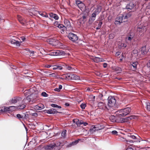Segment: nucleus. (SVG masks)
<instances>
[{
  "label": "nucleus",
  "mask_w": 150,
  "mask_h": 150,
  "mask_svg": "<svg viewBox=\"0 0 150 150\" xmlns=\"http://www.w3.org/2000/svg\"><path fill=\"white\" fill-rule=\"evenodd\" d=\"M131 109L129 107L117 111L119 116H125L128 114L131 111Z\"/></svg>",
  "instance_id": "nucleus-1"
},
{
  "label": "nucleus",
  "mask_w": 150,
  "mask_h": 150,
  "mask_svg": "<svg viewBox=\"0 0 150 150\" xmlns=\"http://www.w3.org/2000/svg\"><path fill=\"white\" fill-rule=\"evenodd\" d=\"M55 144H51L44 147L42 145H40L38 146V149L41 150H49L53 149L55 150Z\"/></svg>",
  "instance_id": "nucleus-2"
},
{
  "label": "nucleus",
  "mask_w": 150,
  "mask_h": 150,
  "mask_svg": "<svg viewBox=\"0 0 150 150\" xmlns=\"http://www.w3.org/2000/svg\"><path fill=\"white\" fill-rule=\"evenodd\" d=\"M108 105L109 107L111 108L115 105L116 100L114 97L111 96H109L108 98Z\"/></svg>",
  "instance_id": "nucleus-3"
},
{
  "label": "nucleus",
  "mask_w": 150,
  "mask_h": 150,
  "mask_svg": "<svg viewBox=\"0 0 150 150\" xmlns=\"http://www.w3.org/2000/svg\"><path fill=\"white\" fill-rule=\"evenodd\" d=\"M65 53L62 50H54L50 53V55L53 56H60L64 55Z\"/></svg>",
  "instance_id": "nucleus-4"
},
{
  "label": "nucleus",
  "mask_w": 150,
  "mask_h": 150,
  "mask_svg": "<svg viewBox=\"0 0 150 150\" xmlns=\"http://www.w3.org/2000/svg\"><path fill=\"white\" fill-rule=\"evenodd\" d=\"M123 18L125 19L123 16H119L117 17L115 22V24L116 25H120L121 23H122Z\"/></svg>",
  "instance_id": "nucleus-5"
},
{
  "label": "nucleus",
  "mask_w": 150,
  "mask_h": 150,
  "mask_svg": "<svg viewBox=\"0 0 150 150\" xmlns=\"http://www.w3.org/2000/svg\"><path fill=\"white\" fill-rule=\"evenodd\" d=\"M68 37L70 40L73 42H75L78 40L77 36L72 33H69Z\"/></svg>",
  "instance_id": "nucleus-6"
},
{
  "label": "nucleus",
  "mask_w": 150,
  "mask_h": 150,
  "mask_svg": "<svg viewBox=\"0 0 150 150\" xmlns=\"http://www.w3.org/2000/svg\"><path fill=\"white\" fill-rule=\"evenodd\" d=\"M135 6V5L133 3L130 2L126 6V8L129 11L131 10H133L134 11L136 8Z\"/></svg>",
  "instance_id": "nucleus-7"
},
{
  "label": "nucleus",
  "mask_w": 150,
  "mask_h": 150,
  "mask_svg": "<svg viewBox=\"0 0 150 150\" xmlns=\"http://www.w3.org/2000/svg\"><path fill=\"white\" fill-rule=\"evenodd\" d=\"M98 106L99 108L103 110H108V108L106 106V104L103 102H99L98 103Z\"/></svg>",
  "instance_id": "nucleus-8"
},
{
  "label": "nucleus",
  "mask_w": 150,
  "mask_h": 150,
  "mask_svg": "<svg viewBox=\"0 0 150 150\" xmlns=\"http://www.w3.org/2000/svg\"><path fill=\"white\" fill-rule=\"evenodd\" d=\"M67 77L68 80L79 79V77L77 75L70 74H68Z\"/></svg>",
  "instance_id": "nucleus-9"
},
{
  "label": "nucleus",
  "mask_w": 150,
  "mask_h": 150,
  "mask_svg": "<svg viewBox=\"0 0 150 150\" xmlns=\"http://www.w3.org/2000/svg\"><path fill=\"white\" fill-rule=\"evenodd\" d=\"M21 100L22 98L20 97H14L10 100V102L12 104H15Z\"/></svg>",
  "instance_id": "nucleus-10"
},
{
  "label": "nucleus",
  "mask_w": 150,
  "mask_h": 150,
  "mask_svg": "<svg viewBox=\"0 0 150 150\" xmlns=\"http://www.w3.org/2000/svg\"><path fill=\"white\" fill-rule=\"evenodd\" d=\"M134 37V34L133 33H130L128 35L126 38V41H131Z\"/></svg>",
  "instance_id": "nucleus-11"
},
{
  "label": "nucleus",
  "mask_w": 150,
  "mask_h": 150,
  "mask_svg": "<svg viewBox=\"0 0 150 150\" xmlns=\"http://www.w3.org/2000/svg\"><path fill=\"white\" fill-rule=\"evenodd\" d=\"M76 3L78 7L81 10H82L85 7L84 4L80 1H77Z\"/></svg>",
  "instance_id": "nucleus-12"
},
{
  "label": "nucleus",
  "mask_w": 150,
  "mask_h": 150,
  "mask_svg": "<svg viewBox=\"0 0 150 150\" xmlns=\"http://www.w3.org/2000/svg\"><path fill=\"white\" fill-rule=\"evenodd\" d=\"M91 59H92L94 62L98 63L99 62L104 61L103 59L98 57H92L91 58Z\"/></svg>",
  "instance_id": "nucleus-13"
},
{
  "label": "nucleus",
  "mask_w": 150,
  "mask_h": 150,
  "mask_svg": "<svg viewBox=\"0 0 150 150\" xmlns=\"http://www.w3.org/2000/svg\"><path fill=\"white\" fill-rule=\"evenodd\" d=\"M73 123H75L77 126H80L82 124V121L79 120L77 119H74L73 120Z\"/></svg>",
  "instance_id": "nucleus-14"
},
{
  "label": "nucleus",
  "mask_w": 150,
  "mask_h": 150,
  "mask_svg": "<svg viewBox=\"0 0 150 150\" xmlns=\"http://www.w3.org/2000/svg\"><path fill=\"white\" fill-rule=\"evenodd\" d=\"M17 17L19 22L23 25H25V24L26 23L25 20L23 19L22 17L20 15H18L17 16Z\"/></svg>",
  "instance_id": "nucleus-15"
},
{
  "label": "nucleus",
  "mask_w": 150,
  "mask_h": 150,
  "mask_svg": "<svg viewBox=\"0 0 150 150\" xmlns=\"http://www.w3.org/2000/svg\"><path fill=\"white\" fill-rule=\"evenodd\" d=\"M46 112L48 114H54L57 112V111L56 109L54 108H52L47 110Z\"/></svg>",
  "instance_id": "nucleus-16"
},
{
  "label": "nucleus",
  "mask_w": 150,
  "mask_h": 150,
  "mask_svg": "<svg viewBox=\"0 0 150 150\" xmlns=\"http://www.w3.org/2000/svg\"><path fill=\"white\" fill-rule=\"evenodd\" d=\"M140 51L142 54V55L146 54L148 51L146 50V46H143L141 49Z\"/></svg>",
  "instance_id": "nucleus-17"
},
{
  "label": "nucleus",
  "mask_w": 150,
  "mask_h": 150,
  "mask_svg": "<svg viewBox=\"0 0 150 150\" xmlns=\"http://www.w3.org/2000/svg\"><path fill=\"white\" fill-rule=\"evenodd\" d=\"M33 96V94L28 95L25 99H24V102L27 103L30 102L31 101V99H32Z\"/></svg>",
  "instance_id": "nucleus-18"
},
{
  "label": "nucleus",
  "mask_w": 150,
  "mask_h": 150,
  "mask_svg": "<svg viewBox=\"0 0 150 150\" xmlns=\"http://www.w3.org/2000/svg\"><path fill=\"white\" fill-rule=\"evenodd\" d=\"M44 108V105L42 104H40L36 105L34 107V108L37 110H40L43 109Z\"/></svg>",
  "instance_id": "nucleus-19"
},
{
  "label": "nucleus",
  "mask_w": 150,
  "mask_h": 150,
  "mask_svg": "<svg viewBox=\"0 0 150 150\" xmlns=\"http://www.w3.org/2000/svg\"><path fill=\"white\" fill-rule=\"evenodd\" d=\"M11 44L16 45L17 46H20V43L18 41L16 40H12L10 41Z\"/></svg>",
  "instance_id": "nucleus-20"
},
{
  "label": "nucleus",
  "mask_w": 150,
  "mask_h": 150,
  "mask_svg": "<svg viewBox=\"0 0 150 150\" xmlns=\"http://www.w3.org/2000/svg\"><path fill=\"white\" fill-rule=\"evenodd\" d=\"M96 15H97V14L94 12L91 15V16L89 19V21H94L95 19Z\"/></svg>",
  "instance_id": "nucleus-21"
},
{
  "label": "nucleus",
  "mask_w": 150,
  "mask_h": 150,
  "mask_svg": "<svg viewBox=\"0 0 150 150\" xmlns=\"http://www.w3.org/2000/svg\"><path fill=\"white\" fill-rule=\"evenodd\" d=\"M110 120L112 122H116L117 120V117L113 115H111L109 117Z\"/></svg>",
  "instance_id": "nucleus-22"
},
{
  "label": "nucleus",
  "mask_w": 150,
  "mask_h": 150,
  "mask_svg": "<svg viewBox=\"0 0 150 150\" xmlns=\"http://www.w3.org/2000/svg\"><path fill=\"white\" fill-rule=\"evenodd\" d=\"M64 23L65 25L67 27H69L70 26V23L68 20L65 19L64 21Z\"/></svg>",
  "instance_id": "nucleus-23"
},
{
  "label": "nucleus",
  "mask_w": 150,
  "mask_h": 150,
  "mask_svg": "<svg viewBox=\"0 0 150 150\" xmlns=\"http://www.w3.org/2000/svg\"><path fill=\"white\" fill-rule=\"evenodd\" d=\"M79 142L78 140H76L74 142H73L71 143H70L69 144L68 146L70 147L73 146H74L76 145Z\"/></svg>",
  "instance_id": "nucleus-24"
},
{
  "label": "nucleus",
  "mask_w": 150,
  "mask_h": 150,
  "mask_svg": "<svg viewBox=\"0 0 150 150\" xmlns=\"http://www.w3.org/2000/svg\"><path fill=\"white\" fill-rule=\"evenodd\" d=\"M96 131H97V130H96V128L95 126H92L89 130L90 133H93Z\"/></svg>",
  "instance_id": "nucleus-25"
},
{
  "label": "nucleus",
  "mask_w": 150,
  "mask_h": 150,
  "mask_svg": "<svg viewBox=\"0 0 150 150\" xmlns=\"http://www.w3.org/2000/svg\"><path fill=\"white\" fill-rule=\"evenodd\" d=\"M9 107V111L12 112L13 111L17 110V106H11Z\"/></svg>",
  "instance_id": "nucleus-26"
},
{
  "label": "nucleus",
  "mask_w": 150,
  "mask_h": 150,
  "mask_svg": "<svg viewBox=\"0 0 150 150\" xmlns=\"http://www.w3.org/2000/svg\"><path fill=\"white\" fill-rule=\"evenodd\" d=\"M96 130L97 131L100 130L102 129H103L104 127L103 126H100L99 125H95Z\"/></svg>",
  "instance_id": "nucleus-27"
},
{
  "label": "nucleus",
  "mask_w": 150,
  "mask_h": 150,
  "mask_svg": "<svg viewBox=\"0 0 150 150\" xmlns=\"http://www.w3.org/2000/svg\"><path fill=\"white\" fill-rule=\"evenodd\" d=\"M38 13L40 15H41L42 17H48V15L45 12H41L38 11Z\"/></svg>",
  "instance_id": "nucleus-28"
},
{
  "label": "nucleus",
  "mask_w": 150,
  "mask_h": 150,
  "mask_svg": "<svg viewBox=\"0 0 150 150\" xmlns=\"http://www.w3.org/2000/svg\"><path fill=\"white\" fill-rule=\"evenodd\" d=\"M119 47L120 48L122 47H125L126 46V45L125 43L119 42L118 44Z\"/></svg>",
  "instance_id": "nucleus-29"
},
{
  "label": "nucleus",
  "mask_w": 150,
  "mask_h": 150,
  "mask_svg": "<svg viewBox=\"0 0 150 150\" xmlns=\"http://www.w3.org/2000/svg\"><path fill=\"white\" fill-rule=\"evenodd\" d=\"M9 107H4L3 109H1V112L9 111Z\"/></svg>",
  "instance_id": "nucleus-30"
},
{
  "label": "nucleus",
  "mask_w": 150,
  "mask_h": 150,
  "mask_svg": "<svg viewBox=\"0 0 150 150\" xmlns=\"http://www.w3.org/2000/svg\"><path fill=\"white\" fill-rule=\"evenodd\" d=\"M145 27H143L142 26V27H138L137 28V30L138 31H139V32H143L144 31V28Z\"/></svg>",
  "instance_id": "nucleus-31"
},
{
  "label": "nucleus",
  "mask_w": 150,
  "mask_h": 150,
  "mask_svg": "<svg viewBox=\"0 0 150 150\" xmlns=\"http://www.w3.org/2000/svg\"><path fill=\"white\" fill-rule=\"evenodd\" d=\"M101 8L100 7H98L96 9L94 12L97 14H98L99 12L101 11Z\"/></svg>",
  "instance_id": "nucleus-32"
},
{
  "label": "nucleus",
  "mask_w": 150,
  "mask_h": 150,
  "mask_svg": "<svg viewBox=\"0 0 150 150\" xmlns=\"http://www.w3.org/2000/svg\"><path fill=\"white\" fill-rule=\"evenodd\" d=\"M25 105L24 104H23L21 105H20L19 106H17V110L18 109H23L25 107Z\"/></svg>",
  "instance_id": "nucleus-33"
},
{
  "label": "nucleus",
  "mask_w": 150,
  "mask_h": 150,
  "mask_svg": "<svg viewBox=\"0 0 150 150\" xmlns=\"http://www.w3.org/2000/svg\"><path fill=\"white\" fill-rule=\"evenodd\" d=\"M51 106L54 108H61V107L60 106L57 105L55 104H52L51 105Z\"/></svg>",
  "instance_id": "nucleus-34"
},
{
  "label": "nucleus",
  "mask_w": 150,
  "mask_h": 150,
  "mask_svg": "<svg viewBox=\"0 0 150 150\" xmlns=\"http://www.w3.org/2000/svg\"><path fill=\"white\" fill-rule=\"evenodd\" d=\"M66 132H67V131L66 130H64L62 132V133H61V135H62V137H63L64 138L66 137Z\"/></svg>",
  "instance_id": "nucleus-35"
},
{
  "label": "nucleus",
  "mask_w": 150,
  "mask_h": 150,
  "mask_svg": "<svg viewBox=\"0 0 150 150\" xmlns=\"http://www.w3.org/2000/svg\"><path fill=\"white\" fill-rule=\"evenodd\" d=\"M138 51L137 50H133L132 54L134 55V56L136 57V56H138Z\"/></svg>",
  "instance_id": "nucleus-36"
},
{
  "label": "nucleus",
  "mask_w": 150,
  "mask_h": 150,
  "mask_svg": "<svg viewBox=\"0 0 150 150\" xmlns=\"http://www.w3.org/2000/svg\"><path fill=\"white\" fill-rule=\"evenodd\" d=\"M131 64L134 68L136 69L137 68V65L138 64V63L137 62H132V63Z\"/></svg>",
  "instance_id": "nucleus-37"
},
{
  "label": "nucleus",
  "mask_w": 150,
  "mask_h": 150,
  "mask_svg": "<svg viewBox=\"0 0 150 150\" xmlns=\"http://www.w3.org/2000/svg\"><path fill=\"white\" fill-rule=\"evenodd\" d=\"M17 117L19 120H21L22 119H23V116L20 114H18L16 115Z\"/></svg>",
  "instance_id": "nucleus-38"
},
{
  "label": "nucleus",
  "mask_w": 150,
  "mask_h": 150,
  "mask_svg": "<svg viewBox=\"0 0 150 150\" xmlns=\"http://www.w3.org/2000/svg\"><path fill=\"white\" fill-rule=\"evenodd\" d=\"M56 145L55 146V150H57V149H59V147H58L60 145V142H58L57 143V144H56Z\"/></svg>",
  "instance_id": "nucleus-39"
},
{
  "label": "nucleus",
  "mask_w": 150,
  "mask_h": 150,
  "mask_svg": "<svg viewBox=\"0 0 150 150\" xmlns=\"http://www.w3.org/2000/svg\"><path fill=\"white\" fill-rule=\"evenodd\" d=\"M57 69L59 70H61L63 69V67H62V65L61 64H57Z\"/></svg>",
  "instance_id": "nucleus-40"
},
{
  "label": "nucleus",
  "mask_w": 150,
  "mask_h": 150,
  "mask_svg": "<svg viewBox=\"0 0 150 150\" xmlns=\"http://www.w3.org/2000/svg\"><path fill=\"white\" fill-rule=\"evenodd\" d=\"M58 28L62 29V30H63L65 28V27L63 25L59 24L58 27Z\"/></svg>",
  "instance_id": "nucleus-41"
},
{
  "label": "nucleus",
  "mask_w": 150,
  "mask_h": 150,
  "mask_svg": "<svg viewBox=\"0 0 150 150\" xmlns=\"http://www.w3.org/2000/svg\"><path fill=\"white\" fill-rule=\"evenodd\" d=\"M146 107L147 110L148 111H150V103L148 102L146 103Z\"/></svg>",
  "instance_id": "nucleus-42"
},
{
  "label": "nucleus",
  "mask_w": 150,
  "mask_h": 150,
  "mask_svg": "<svg viewBox=\"0 0 150 150\" xmlns=\"http://www.w3.org/2000/svg\"><path fill=\"white\" fill-rule=\"evenodd\" d=\"M86 106V105L85 103H82L80 105V107L82 109H84Z\"/></svg>",
  "instance_id": "nucleus-43"
},
{
  "label": "nucleus",
  "mask_w": 150,
  "mask_h": 150,
  "mask_svg": "<svg viewBox=\"0 0 150 150\" xmlns=\"http://www.w3.org/2000/svg\"><path fill=\"white\" fill-rule=\"evenodd\" d=\"M131 14L130 13L127 14L126 16H124L125 19L127 18L130 17Z\"/></svg>",
  "instance_id": "nucleus-44"
},
{
  "label": "nucleus",
  "mask_w": 150,
  "mask_h": 150,
  "mask_svg": "<svg viewBox=\"0 0 150 150\" xmlns=\"http://www.w3.org/2000/svg\"><path fill=\"white\" fill-rule=\"evenodd\" d=\"M28 52V53H29L30 55L32 56H33V54H34L35 52L34 51L29 50Z\"/></svg>",
  "instance_id": "nucleus-45"
},
{
  "label": "nucleus",
  "mask_w": 150,
  "mask_h": 150,
  "mask_svg": "<svg viewBox=\"0 0 150 150\" xmlns=\"http://www.w3.org/2000/svg\"><path fill=\"white\" fill-rule=\"evenodd\" d=\"M66 68L68 70L72 71L73 70V69L70 66H67V65H66Z\"/></svg>",
  "instance_id": "nucleus-46"
},
{
  "label": "nucleus",
  "mask_w": 150,
  "mask_h": 150,
  "mask_svg": "<svg viewBox=\"0 0 150 150\" xmlns=\"http://www.w3.org/2000/svg\"><path fill=\"white\" fill-rule=\"evenodd\" d=\"M67 74H65L63 75L62 77H63V79H67Z\"/></svg>",
  "instance_id": "nucleus-47"
},
{
  "label": "nucleus",
  "mask_w": 150,
  "mask_h": 150,
  "mask_svg": "<svg viewBox=\"0 0 150 150\" xmlns=\"http://www.w3.org/2000/svg\"><path fill=\"white\" fill-rule=\"evenodd\" d=\"M41 95L42 96L47 97L48 95V94H47L45 92H43L41 93Z\"/></svg>",
  "instance_id": "nucleus-48"
},
{
  "label": "nucleus",
  "mask_w": 150,
  "mask_h": 150,
  "mask_svg": "<svg viewBox=\"0 0 150 150\" xmlns=\"http://www.w3.org/2000/svg\"><path fill=\"white\" fill-rule=\"evenodd\" d=\"M112 134L113 135H117V134L118 133V132L115 130L111 132Z\"/></svg>",
  "instance_id": "nucleus-49"
},
{
  "label": "nucleus",
  "mask_w": 150,
  "mask_h": 150,
  "mask_svg": "<svg viewBox=\"0 0 150 150\" xmlns=\"http://www.w3.org/2000/svg\"><path fill=\"white\" fill-rule=\"evenodd\" d=\"M52 69L53 70L57 69V65H54L52 66Z\"/></svg>",
  "instance_id": "nucleus-50"
},
{
  "label": "nucleus",
  "mask_w": 150,
  "mask_h": 150,
  "mask_svg": "<svg viewBox=\"0 0 150 150\" xmlns=\"http://www.w3.org/2000/svg\"><path fill=\"white\" fill-rule=\"evenodd\" d=\"M31 115L33 116L36 117L38 116V114L36 113H32Z\"/></svg>",
  "instance_id": "nucleus-51"
},
{
  "label": "nucleus",
  "mask_w": 150,
  "mask_h": 150,
  "mask_svg": "<svg viewBox=\"0 0 150 150\" xmlns=\"http://www.w3.org/2000/svg\"><path fill=\"white\" fill-rule=\"evenodd\" d=\"M130 137L133 139H135L136 138V137L133 135H131L129 136Z\"/></svg>",
  "instance_id": "nucleus-52"
},
{
  "label": "nucleus",
  "mask_w": 150,
  "mask_h": 150,
  "mask_svg": "<svg viewBox=\"0 0 150 150\" xmlns=\"http://www.w3.org/2000/svg\"><path fill=\"white\" fill-rule=\"evenodd\" d=\"M54 19L56 20H57L58 19L59 17L57 15L55 14L53 18Z\"/></svg>",
  "instance_id": "nucleus-53"
},
{
  "label": "nucleus",
  "mask_w": 150,
  "mask_h": 150,
  "mask_svg": "<svg viewBox=\"0 0 150 150\" xmlns=\"http://www.w3.org/2000/svg\"><path fill=\"white\" fill-rule=\"evenodd\" d=\"M59 24H58V22H55L54 23V25L56 27H58Z\"/></svg>",
  "instance_id": "nucleus-54"
},
{
  "label": "nucleus",
  "mask_w": 150,
  "mask_h": 150,
  "mask_svg": "<svg viewBox=\"0 0 150 150\" xmlns=\"http://www.w3.org/2000/svg\"><path fill=\"white\" fill-rule=\"evenodd\" d=\"M55 14H53V13H50V17L53 18H54V16Z\"/></svg>",
  "instance_id": "nucleus-55"
},
{
  "label": "nucleus",
  "mask_w": 150,
  "mask_h": 150,
  "mask_svg": "<svg viewBox=\"0 0 150 150\" xmlns=\"http://www.w3.org/2000/svg\"><path fill=\"white\" fill-rule=\"evenodd\" d=\"M28 117V114H25V115L23 117V119H26V118Z\"/></svg>",
  "instance_id": "nucleus-56"
},
{
  "label": "nucleus",
  "mask_w": 150,
  "mask_h": 150,
  "mask_svg": "<svg viewBox=\"0 0 150 150\" xmlns=\"http://www.w3.org/2000/svg\"><path fill=\"white\" fill-rule=\"evenodd\" d=\"M54 91H57V92H59L60 91V90L59 88H56L54 89Z\"/></svg>",
  "instance_id": "nucleus-57"
},
{
  "label": "nucleus",
  "mask_w": 150,
  "mask_h": 150,
  "mask_svg": "<svg viewBox=\"0 0 150 150\" xmlns=\"http://www.w3.org/2000/svg\"><path fill=\"white\" fill-rule=\"evenodd\" d=\"M103 66L104 68H106L107 66V64L106 63H104L103 64Z\"/></svg>",
  "instance_id": "nucleus-58"
},
{
  "label": "nucleus",
  "mask_w": 150,
  "mask_h": 150,
  "mask_svg": "<svg viewBox=\"0 0 150 150\" xmlns=\"http://www.w3.org/2000/svg\"><path fill=\"white\" fill-rule=\"evenodd\" d=\"M126 150H133V149L132 148L130 147L127 148Z\"/></svg>",
  "instance_id": "nucleus-59"
},
{
  "label": "nucleus",
  "mask_w": 150,
  "mask_h": 150,
  "mask_svg": "<svg viewBox=\"0 0 150 150\" xmlns=\"http://www.w3.org/2000/svg\"><path fill=\"white\" fill-rule=\"evenodd\" d=\"M102 24V22H100L98 24V26L100 28Z\"/></svg>",
  "instance_id": "nucleus-60"
},
{
  "label": "nucleus",
  "mask_w": 150,
  "mask_h": 150,
  "mask_svg": "<svg viewBox=\"0 0 150 150\" xmlns=\"http://www.w3.org/2000/svg\"><path fill=\"white\" fill-rule=\"evenodd\" d=\"M126 141L127 142H133V141L131 140H126Z\"/></svg>",
  "instance_id": "nucleus-61"
},
{
  "label": "nucleus",
  "mask_w": 150,
  "mask_h": 150,
  "mask_svg": "<svg viewBox=\"0 0 150 150\" xmlns=\"http://www.w3.org/2000/svg\"><path fill=\"white\" fill-rule=\"evenodd\" d=\"M52 66H51L49 65H45V67H47V68H50L51 67H52Z\"/></svg>",
  "instance_id": "nucleus-62"
},
{
  "label": "nucleus",
  "mask_w": 150,
  "mask_h": 150,
  "mask_svg": "<svg viewBox=\"0 0 150 150\" xmlns=\"http://www.w3.org/2000/svg\"><path fill=\"white\" fill-rule=\"evenodd\" d=\"M120 120H120V121L121 122H125V121L124 120H125L123 118H122L121 119H120Z\"/></svg>",
  "instance_id": "nucleus-63"
},
{
  "label": "nucleus",
  "mask_w": 150,
  "mask_h": 150,
  "mask_svg": "<svg viewBox=\"0 0 150 150\" xmlns=\"http://www.w3.org/2000/svg\"><path fill=\"white\" fill-rule=\"evenodd\" d=\"M147 65L148 67H150V61L149 62L147 63Z\"/></svg>",
  "instance_id": "nucleus-64"
}]
</instances>
